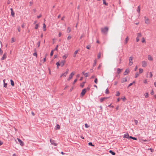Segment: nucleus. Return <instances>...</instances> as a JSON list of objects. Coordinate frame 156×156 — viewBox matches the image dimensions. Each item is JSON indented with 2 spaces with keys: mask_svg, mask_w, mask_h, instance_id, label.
<instances>
[{
  "mask_svg": "<svg viewBox=\"0 0 156 156\" xmlns=\"http://www.w3.org/2000/svg\"><path fill=\"white\" fill-rule=\"evenodd\" d=\"M128 40H129L128 37L127 36L126 37V38L125 40L124 43L125 44H126L127 43Z\"/></svg>",
  "mask_w": 156,
  "mask_h": 156,
  "instance_id": "nucleus-18",
  "label": "nucleus"
},
{
  "mask_svg": "<svg viewBox=\"0 0 156 156\" xmlns=\"http://www.w3.org/2000/svg\"><path fill=\"white\" fill-rule=\"evenodd\" d=\"M5 80L4 79L3 80V83H4V87L5 88H6L7 87V83H5Z\"/></svg>",
  "mask_w": 156,
  "mask_h": 156,
  "instance_id": "nucleus-23",
  "label": "nucleus"
},
{
  "mask_svg": "<svg viewBox=\"0 0 156 156\" xmlns=\"http://www.w3.org/2000/svg\"><path fill=\"white\" fill-rule=\"evenodd\" d=\"M11 84L12 86H13L14 85V82L13 80L11 79L10 80Z\"/></svg>",
  "mask_w": 156,
  "mask_h": 156,
  "instance_id": "nucleus-24",
  "label": "nucleus"
},
{
  "mask_svg": "<svg viewBox=\"0 0 156 156\" xmlns=\"http://www.w3.org/2000/svg\"><path fill=\"white\" fill-rule=\"evenodd\" d=\"M145 22L146 24H149V19L146 16L144 17Z\"/></svg>",
  "mask_w": 156,
  "mask_h": 156,
  "instance_id": "nucleus-9",
  "label": "nucleus"
},
{
  "mask_svg": "<svg viewBox=\"0 0 156 156\" xmlns=\"http://www.w3.org/2000/svg\"><path fill=\"white\" fill-rule=\"evenodd\" d=\"M45 27H46V25L45 24V23H44L43 24V30L44 31H46Z\"/></svg>",
  "mask_w": 156,
  "mask_h": 156,
  "instance_id": "nucleus-31",
  "label": "nucleus"
},
{
  "mask_svg": "<svg viewBox=\"0 0 156 156\" xmlns=\"http://www.w3.org/2000/svg\"><path fill=\"white\" fill-rule=\"evenodd\" d=\"M74 75V73L73 72H72L71 73L69 76V78L67 80L68 81H69L70 80H71L73 77V75Z\"/></svg>",
  "mask_w": 156,
  "mask_h": 156,
  "instance_id": "nucleus-5",
  "label": "nucleus"
},
{
  "mask_svg": "<svg viewBox=\"0 0 156 156\" xmlns=\"http://www.w3.org/2000/svg\"><path fill=\"white\" fill-rule=\"evenodd\" d=\"M101 53L100 52H99L98 54V58L99 59L101 57Z\"/></svg>",
  "mask_w": 156,
  "mask_h": 156,
  "instance_id": "nucleus-48",
  "label": "nucleus"
},
{
  "mask_svg": "<svg viewBox=\"0 0 156 156\" xmlns=\"http://www.w3.org/2000/svg\"><path fill=\"white\" fill-rule=\"evenodd\" d=\"M42 16L41 15H40L38 16H37V18L39 19V18H40Z\"/></svg>",
  "mask_w": 156,
  "mask_h": 156,
  "instance_id": "nucleus-64",
  "label": "nucleus"
},
{
  "mask_svg": "<svg viewBox=\"0 0 156 156\" xmlns=\"http://www.w3.org/2000/svg\"><path fill=\"white\" fill-rule=\"evenodd\" d=\"M85 36V34L84 33L82 34L81 36L80 37V39H81L83 37H84Z\"/></svg>",
  "mask_w": 156,
  "mask_h": 156,
  "instance_id": "nucleus-37",
  "label": "nucleus"
},
{
  "mask_svg": "<svg viewBox=\"0 0 156 156\" xmlns=\"http://www.w3.org/2000/svg\"><path fill=\"white\" fill-rule=\"evenodd\" d=\"M105 93L106 94H109V92L108 88H107L106 89Z\"/></svg>",
  "mask_w": 156,
  "mask_h": 156,
  "instance_id": "nucleus-39",
  "label": "nucleus"
},
{
  "mask_svg": "<svg viewBox=\"0 0 156 156\" xmlns=\"http://www.w3.org/2000/svg\"><path fill=\"white\" fill-rule=\"evenodd\" d=\"M139 73H143V69L141 68H140L139 69Z\"/></svg>",
  "mask_w": 156,
  "mask_h": 156,
  "instance_id": "nucleus-38",
  "label": "nucleus"
},
{
  "mask_svg": "<svg viewBox=\"0 0 156 156\" xmlns=\"http://www.w3.org/2000/svg\"><path fill=\"white\" fill-rule=\"evenodd\" d=\"M103 3L106 5H108V4L106 2L105 0H103Z\"/></svg>",
  "mask_w": 156,
  "mask_h": 156,
  "instance_id": "nucleus-35",
  "label": "nucleus"
},
{
  "mask_svg": "<svg viewBox=\"0 0 156 156\" xmlns=\"http://www.w3.org/2000/svg\"><path fill=\"white\" fill-rule=\"evenodd\" d=\"M17 140L20 143V145L21 146H23L24 145V144L23 142L20 139L17 138Z\"/></svg>",
  "mask_w": 156,
  "mask_h": 156,
  "instance_id": "nucleus-7",
  "label": "nucleus"
},
{
  "mask_svg": "<svg viewBox=\"0 0 156 156\" xmlns=\"http://www.w3.org/2000/svg\"><path fill=\"white\" fill-rule=\"evenodd\" d=\"M15 41V40L14 39V38L12 37L11 38V43H13Z\"/></svg>",
  "mask_w": 156,
  "mask_h": 156,
  "instance_id": "nucleus-47",
  "label": "nucleus"
},
{
  "mask_svg": "<svg viewBox=\"0 0 156 156\" xmlns=\"http://www.w3.org/2000/svg\"><path fill=\"white\" fill-rule=\"evenodd\" d=\"M151 94L152 95H153L154 94V92L153 90H152L151 91Z\"/></svg>",
  "mask_w": 156,
  "mask_h": 156,
  "instance_id": "nucleus-63",
  "label": "nucleus"
},
{
  "mask_svg": "<svg viewBox=\"0 0 156 156\" xmlns=\"http://www.w3.org/2000/svg\"><path fill=\"white\" fill-rule=\"evenodd\" d=\"M17 29L18 30V31L19 32H20V26L17 27Z\"/></svg>",
  "mask_w": 156,
  "mask_h": 156,
  "instance_id": "nucleus-54",
  "label": "nucleus"
},
{
  "mask_svg": "<svg viewBox=\"0 0 156 156\" xmlns=\"http://www.w3.org/2000/svg\"><path fill=\"white\" fill-rule=\"evenodd\" d=\"M66 62L65 60H62L60 62V65L61 67H62L64 66Z\"/></svg>",
  "mask_w": 156,
  "mask_h": 156,
  "instance_id": "nucleus-12",
  "label": "nucleus"
},
{
  "mask_svg": "<svg viewBox=\"0 0 156 156\" xmlns=\"http://www.w3.org/2000/svg\"><path fill=\"white\" fill-rule=\"evenodd\" d=\"M85 127L87 128H88L89 127V126H88V124H87V123H86L85 124Z\"/></svg>",
  "mask_w": 156,
  "mask_h": 156,
  "instance_id": "nucleus-56",
  "label": "nucleus"
},
{
  "mask_svg": "<svg viewBox=\"0 0 156 156\" xmlns=\"http://www.w3.org/2000/svg\"><path fill=\"white\" fill-rule=\"evenodd\" d=\"M139 41V38L136 37V42H138Z\"/></svg>",
  "mask_w": 156,
  "mask_h": 156,
  "instance_id": "nucleus-60",
  "label": "nucleus"
},
{
  "mask_svg": "<svg viewBox=\"0 0 156 156\" xmlns=\"http://www.w3.org/2000/svg\"><path fill=\"white\" fill-rule=\"evenodd\" d=\"M69 69H67L66 70V71L63 73H62L60 76V77H62V76H63L64 77H65L66 75L69 73Z\"/></svg>",
  "mask_w": 156,
  "mask_h": 156,
  "instance_id": "nucleus-2",
  "label": "nucleus"
},
{
  "mask_svg": "<svg viewBox=\"0 0 156 156\" xmlns=\"http://www.w3.org/2000/svg\"><path fill=\"white\" fill-rule=\"evenodd\" d=\"M56 129H59L60 128V126L58 124H57L56 126Z\"/></svg>",
  "mask_w": 156,
  "mask_h": 156,
  "instance_id": "nucleus-33",
  "label": "nucleus"
},
{
  "mask_svg": "<svg viewBox=\"0 0 156 156\" xmlns=\"http://www.w3.org/2000/svg\"><path fill=\"white\" fill-rule=\"evenodd\" d=\"M142 66L143 67H145L147 66V62L145 61H143L142 62Z\"/></svg>",
  "mask_w": 156,
  "mask_h": 156,
  "instance_id": "nucleus-6",
  "label": "nucleus"
},
{
  "mask_svg": "<svg viewBox=\"0 0 156 156\" xmlns=\"http://www.w3.org/2000/svg\"><path fill=\"white\" fill-rule=\"evenodd\" d=\"M108 98V97H103L101 98L100 100L101 102H102L105 100L106 99Z\"/></svg>",
  "mask_w": 156,
  "mask_h": 156,
  "instance_id": "nucleus-14",
  "label": "nucleus"
},
{
  "mask_svg": "<svg viewBox=\"0 0 156 156\" xmlns=\"http://www.w3.org/2000/svg\"><path fill=\"white\" fill-rule=\"evenodd\" d=\"M86 92V88L83 89L81 92V94L83 96Z\"/></svg>",
  "mask_w": 156,
  "mask_h": 156,
  "instance_id": "nucleus-8",
  "label": "nucleus"
},
{
  "mask_svg": "<svg viewBox=\"0 0 156 156\" xmlns=\"http://www.w3.org/2000/svg\"><path fill=\"white\" fill-rule=\"evenodd\" d=\"M144 95L146 98H147L148 97V94L147 92H146L144 94Z\"/></svg>",
  "mask_w": 156,
  "mask_h": 156,
  "instance_id": "nucleus-34",
  "label": "nucleus"
},
{
  "mask_svg": "<svg viewBox=\"0 0 156 156\" xmlns=\"http://www.w3.org/2000/svg\"><path fill=\"white\" fill-rule=\"evenodd\" d=\"M142 42L143 43H146L144 37H143L142 39Z\"/></svg>",
  "mask_w": 156,
  "mask_h": 156,
  "instance_id": "nucleus-40",
  "label": "nucleus"
},
{
  "mask_svg": "<svg viewBox=\"0 0 156 156\" xmlns=\"http://www.w3.org/2000/svg\"><path fill=\"white\" fill-rule=\"evenodd\" d=\"M120 93L119 91H118L116 92V94L115 95L116 96H119L120 95Z\"/></svg>",
  "mask_w": 156,
  "mask_h": 156,
  "instance_id": "nucleus-41",
  "label": "nucleus"
},
{
  "mask_svg": "<svg viewBox=\"0 0 156 156\" xmlns=\"http://www.w3.org/2000/svg\"><path fill=\"white\" fill-rule=\"evenodd\" d=\"M129 70L128 69H127L125 72L123 73V74L124 75H126L128 73H129Z\"/></svg>",
  "mask_w": 156,
  "mask_h": 156,
  "instance_id": "nucleus-10",
  "label": "nucleus"
},
{
  "mask_svg": "<svg viewBox=\"0 0 156 156\" xmlns=\"http://www.w3.org/2000/svg\"><path fill=\"white\" fill-rule=\"evenodd\" d=\"M77 81V79H75L73 82V84H75V83Z\"/></svg>",
  "mask_w": 156,
  "mask_h": 156,
  "instance_id": "nucleus-61",
  "label": "nucleus"
},
{
  "mask_svg": "<svg viewBox=\"0 0 156 156\" xmlns=\"http://www.w3.org/2000/svg\"><path fill=\"white\" fill-rule=\"evenodd\" d=\"M72 38V37L71 36H70V35H69V36H68L67 37V39L68 40H69L70 39Z\"/></svg>",
  "mask_w": 156,
  "mask_h": 156,
  "instance_id": "nucleus-52",
  "label": "nucleus"
},
{
  "mask_svg": "<svg viewBox=\"0 0 156 156\" xmlns=\"http://www.w3.org/2000/svg\"><path fill=\"white\" fill-rule=\"evenodd\" d=\"M40 43H41V42L40 41H38V42H37V45L38 47H39V46H40Z\"/></svg>",
  "mask_w": 156,
  "mask_h": 156,
  "instance_id": "nucleus-49",
  "label": "nucleus"
},
{
  "mask_svg": "<svg viewBox=\"0 0 156 156\" xmlns=\"http://www.w3.org/2000/svg\"><path fill=\"white\" fill-rule=\"evenodd\" d=\"M144 83L145 84L147 83V79L144 80Z\"/></svg>",
  "mask_w": 156,
  "mask_h": 156,
  "instance_id": "nucleus-57",
  "label": "nucleus"
},
{
  "mask_svg": "<svg viewBox=\"0 0 156 156\" xmlns=\"http://www.w3.org/2000/svg\"><path fill=\"white\" fill-rule=\"evenodd\" d=\"M122 70V69L120 68H117V72L118 74H119L121 72Z\"/></svg>",
  "mask_w": 156,
  "mask_h": 156,
  "instance_id": "nucleus-17",
  "label": "nucleus"
},
{
  "mask_svg": "<svg viewBox=\"0 0 156 156\" xmlns=\"http://www.w3.org/2000/svg\"><path fill=\"white\" fill-rule=\"evenodd\" d=\"M129 136L128 133L124 135L123 137L126 138L127 139H129Z\"/></svg>",
  "mask_w": 156,
  "mask_h": 156,
  "instance_id": "nucleus-15",
  "label": "nucleus"
},
{
  "mask_svg": "<svg viewBox=\"0 0 156 156\" xmlns=\"http://www.w3.org/2000/svg\"><path fill=\"white\" fill-rule=\"evenodd\" d=\"M139 73H138V72L136 73L135 74V77L137 78V77H138L139 76Z\"/></svg>",
  "mask_w": 156,
  "mask_h": 156,
  "instance_id": "nucleus-43",
  "label": "nucleus"
},
{
  "mask_svg": "<svg viewBox=\"0 0 156 156\" xmlns=\"http://www.w3.org/2000/svg\"><path fill=\"white\" fill-rule=\"evenodd\" d=\"M58 45H56V47L55 48L54 50V51H57L58 50Z\"/></svg>",
  "mask_w": 156,
  "mask_h": 156,
  "instance_id": "nucleus-50",
  "label": "nucleus"
},
{
  "mask_svg": "<svg viewBox=\"0 0 156 156\" xmlns=\"http://www.w3.org/2000/svg\"><path fill=\"white\" fill-rule=\"evenodd\" d=\"M133 58L132 56L130 57L129 58V65L131 66L133 64V62L132 60L133 59Z\"/></svg>",
  "mask_w": 156,
  "mask_h": 156,
  "instance_id": "nucleus-4",
  "label": "nucleus"
},
{
  "mask_svg": "<svg viewBox=\"0 0 156 156\" xmlns=\"http://www.w3.org/2000/svg\"><path fill=\"white\" fill-rule=\"evenodd\" d=\"M148 59L150 61H152L153 59L152 57L150 55H148Z\"/></svg>",
  "mask_w": 156,
  "mask_h": 156,
  "instance_id": "nucleus-16",
  "label": "nucleus"
},
{
  "mask_svg": "<svg viewBox=\"0 0 156 156\" xmlns=\"http://www.w3.org/2000/svg\"><path fill=\"white\" fill-rule=\"evenodd\" d=\"M153 75L151 72L150 73V78H151L152 76Z\"/></svg>",
  "mask_w": 156,
  "mask_h": 156,
  "instance_id": "nucleus-58",
  "label": "nucleus"
},
{
  "mask_svg": "<svg viewBox=\"0 0 156 156\" xmlns=\"http://www.w3.org/2000/svg\"><path fill=\"white\" fill-rule=\"evenodd\" d=\"M132 139L133 140H137V138L135 137H133L132 136H129V139Z\"/></svg>",
  "mask_w": 156,
  "mask_h": 156,
  "instance_id": "nucleus-26",
  "label": "nucleus"
},
{
  "mask_svg": "<svg viewBox=\"0 0 156 156\" xmlns=\"http://www.w3.org/2000/svg\"><path fill=\"white\" fill-rule=\"evenodd\" d=\"M10 10L11 11V15L12 17H14L15 16V13L13 11V9L12 8H11Z\"/></svg>",
  "mask_w": 156,
  "mask_h": 156,
  "instance_id": "nucleus-13",
  "label": "nucleus"
},
{
  "mask_svg": "<svg viewBox=\"0 0 156 156\" xmlns=\"http://www.w3.org/2000/svg\"><path fill=\"white\" fill-rule=\"evenodd\" d=\"M50 142L51 143V144L53 145L54 146H57V144L56 143H55V140H52L51 139H50Z\"/></svg>",
  "mask_w": 156,
  "mask_h": 156,
  "instance_id": "nucleus-3",
  "label": "nucleus"
},
{
  "mask_svg": "<svg viewBox=\"0 0 156 156\" xmlns=\"http://www.w3.org/2000/svg\"><path fill=\"white\" fill-rule=\"evenodd\" d=\"M71 31V28L70 27H68L67 30V32L68 33H69Z\"/></svg>",
  "mask_w": 156,
  "mask_h": 156,
  "instance_id": "nucleus-22",
  "label": "nucleus"
},
{
  "mask_svg": "<svg viewBox=\"0 0 156 156\" xmlns=\"http://www.w3.org/2000/svg\"><path fill=\"white\" fill-rule=\"evenodd\" d=\"M109 152L112 155H115V152H113L112 150H110Z\"/></svg>",
  "mask_w": 156,
  "mask_h": 156,
  "instance_id": "nucleus-27",
  "label": "nucleus"
},
{
  "mask_svg": "<svg viewBox=\"0 0 156 156\" xmlns=\"http://www.w3.org/2000/svg\"><path fill=\"white\" fill-rule=\"evenodd\" d=\"M137 37H138V38H139L140 37H141V36H142L141 34L140 33H137Z\"/></svg>",
  "mask_w": 156,
  "mask_h": 156,
  "instance_id": "nucleus-30",
  "label": "nucleus"
},
{
  "mask_svg": "<svg viewBox=\"0 0 156 156\" xmlns=\"http://www.w3.org/2000/svg\"><path fill=\"white\" fill-rule=\"evenodd\" d=\"M121 99L123 100V101H124L126 100V97L125 96L121 98Z\"/></svg>",
  "mask_w": 156,
  "mask_h": 156,
  "instance_id": "nucleus-55",
  "label": "nucleus"
},
{
  "mask_svg": "<svg viewBox=\"0 0 156 156\" xmlns=\"http://www.w3.org/2000/svg\"><path fill=\"white\" fill-rule=\"evenodd\" d=\"M6 54L5 53L4 54L2 57L1 58V60H2L5 59L6 58Z\"/></svg>",
  "mask_w": 156,
  "mask_h": 156,
  "instance_id": "nucleus-11",
  "label": "nucleus"
},
{
  "mask_svg": "<svg viewBox=\"0 0 156 156\" xmlns=\"http://www.w3.org/2000/svg\"><path fill=\"white\" fill-rule=\"evenodd\" d=\"M39 27V25L38 24H36L35 27V29H37Z\"/></svg>",
  "mask_w": 156,
  "mask_h": 156,
  "instance_id": "nucleus-44",
  "label": "nucleus"
},
{
  "mask_svg": "<svg viewBox=\"0 0 156 156\" xmlns=\"http://www.w3.org/2000/svg\"><path fill=\"white\" fill-rule=\"evenodd\" d=\"M68 56V54H65V55H63L62 56V58L64 59H65L67 58Z\"/></svg>",
  "mask_w": 156,
  "mask_h": 156,
  "instance_id": "nucleus-29",
  "label": "nucleus"
},
{
  "mask_svg": "<svg viewBox=\"0 0 156 156\" xmlns=\"http://www.w3.org/2000/svg\"><path fill=\"white\" fill-rule=\"evenodd\" d=\"M90 46L89 45H87V46H86V48L87 49H90Z\"/></svg>",
  "mask_w": 156,
  "mask_h": 156,
  "instance_id": "nucleus-62",
  "label": "nucleus"
},
{
  "mask_svg": "<svg viewBox=\"0 0 156 156\" xmlns=\"http://www.w3.org/2000/svg\"><path fill=\"white\" fill-rule=\"evenodd\" d=\"M53 51H54V50H51V52L50 54V55L51 56H52L53 55Z\"/></svg>",
  "mask_w": 156,
  "mask_h": 156,
  "instance_id": "nucleus-45",
  "label": "nucleus"
},
{
  "mask_svg": "<svg viewBox=\"0 0 156 156\" xmlns=\"http://www.w3.org/2000/svg\"><path fill=\"white\" fill-rule=\"evenodd\" d=\"M140 5H139L137 8V11L139 13H140Z\"/></svg>",
  "mask_w": 156,
  "mask_h": 156,
  "instance_id": "nucleus-25",
  "label": "nucleus"
},
{
  "mask_svg": "<svg viewBox=\"0 0 156 156\" xmlns=\"http://www.w3.org/2000/svg\"><path fill=\"white\" fill-rule=\"evenodd\" d=\"M134 122H135L136 125H137L138 124V121L136 120H134Z\"/></svg>",
  "mask_w": 156,
  "mask_h": 156,
  "instance_id": "nucleus-59",
  "label": "nucleus"
},
{
  "mask_svg": "<svg viewBox=\"0 0 156 156\" xmlns=\"http://www.w3.org/2000/svg\"><path fill=\"white\" fill-rule=\"evenodd\" d=\"M34 53L33 54V55L34 56H35L36 57H37V51H36V49H34Z\"/></svg>",
  "mask_w": 156,
  "mask_h": 156,
  "instance_id": "nucleus-19",
  "label": "nucleus"
},
{
  "mask_svg": "<svg viewBox=\"0 0 156 156\" xmlns=\"http://www.w3.org/2000/svg\"><path fill=\"white\" fill-rule=\"evenodd\" d=\"M96 63H97V60L96 59H95L94 61V63L93 65V67H94L96 64Z\"/></svg>",
  "mask_w": 156,
  "mask_h": 156,
  "instance_id": "nucleus-28",
  "label": "nucleus"
},
{
  "mask_svg": "<svg viewBox=\"0 0 156 156\" xmlns=\"http://www.w3.org/2000/svg\"><path fill=\"white\" fill-rule=\"evenodd\" d=\"M94 83H96V84H97V83H98V79L97 78H95V80H94Z\"/></svg>",
  "mask_w": 156,
  "mask_h": 156,
  "instance_id": "nucleus-51",
  "label": "nucleus"
},
{
  "mask_svg": "<svg viewBox=\"0 0 156 156\" xmlns=\"http://www.w3.org/2000/svg\"><path fill=\"white\" fill-rule=\"evenodd\" d=\"M108 30V28L107 27H105L101 28V32L104 34H107Z\"/></svg>",
  "mask_w": 156,
  "mask_h": 156,
  "instance_id": "nucleus-1",
  "label": "nucleus"
},
{
  "mask_svg": "<svg viewBox=\"0 0 156 156\" xmlns=\"http://www.w3.org/2000/svg\"><path fill=\"white\" fill-rule=\"evenodd\" d=\"M56 65H57V68H58V66L60 65L59 61L58 62H57L56 63Z\"/></svg>",
  "mask_w": 156,
  "mask_h": 156,
  "instance_id": "nucleus-42",
  "label": "nucleus"
},
{
  "mask_svg": "<svg viewBox=\"0 0 156 156\" xmlns=\"http://www.w3.org/2000/svg\"><path fill=\"white\" fill-rule=\"evenodd\" d=\"M88 145L90 146H94V144H93L92 143V142H89L88 143Z\"/></svg>",
  "mask_w": 156,
  "mask_h": 156,
  "instance_id": "nucleus-46",
  "label": "nucleus"
},
{
  "mask_svg": "<svg viewBox=\"0 0 156 156\" xmlns=\"http://www.w3.org/2000/svg\"><path fill=\"white\" fill-rule=\"evenodd\" d=\"M47 56V54H46L45 56V58H44L43 60V62H45L46 61V57Z\"/></svg>",
  "mask_w": 156,
  "mask_h": 156,
  "instance_id": "nucleus-36",
  "label": "nucleus"
},
{
  "mask_svg": "<svg viewBox=\"0 0 156 156\" xmlns=\"http://www.w3.org/2000/svg\"><path fill=\"white\" fill-rule=\"evenodd\" d=\"M85 83V82H83L80 84V87H83L84 86V84Z\"/></svg>",
  "mask_w": 156,
  "mask_h": 156,
  "instance_id": "nucleus-32",
  "label": "nucleus"
},
{
  "mask_svg": "<svg viewBox=\"0 0 156 156\" xmlns=\"http://www.w3.org/2000/svg\"><path fill=\"white\" fill-rule=\"evenodd\" d=\"M3 52V51L1 49V48H0V55H2Z\"/></svg>",
  "mask_w": 156,
  "mask_h": 156,
  "instance_id": "nucleus-53",
  "label": "nucleus"
},
{
  "mask_svg": "<svg viewBox=\"0 0 156 156\" xmlns=\"http://www.w3.org/2000/svg\"><path fill=\"white\" fill-rule=\"evenodd\" d=\"M78 50H77L76 51L74 52V53L73 54V56L74 57H76V54L78 52Z\"/></svg>",
  "mask_w": 156,
  "mask_h": 156,
  "instance_id": "nucleus-21",
  "label": "nucleus"
},
{
  "mask_svg": "<svg viewBox=\"0 0 156 156\" xmlns=\"http://www.w3.org/2000/svg\"><path fill=\"white\" fill-rule=\"evenodd\" d=\"M127 81V80L126 78H123L122 79L121 82L122 83H124L125 82H126Z\"/></svg>",
  "mask_w": 156,
  "mask_h": 156,
  "instance_id": "nucleus-20",
  "label": "nucleus"
}]
</instances>
